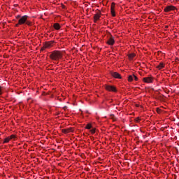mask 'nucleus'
Listing matches in <instances>:
<instances>
[{"mask_svg":"<svg viewBox=\"0 0 179 179\" xmlns=\"http://www.w3.org/2000/svg\"><path fill=\"white\" fill-rule=\"evenodd\" d=\"M134 79L136 82H138V77H136V76L134 75Z\"/></svg>","mask_w":179,"mask_h":179,"instance_id":"obj_21","label":"nucleus"},{"mask_svg":"<svg viewBox=\"0 0 179 179\" xmlns=\"http://www.w3.org/2000/svg\"><path fill=\"white\" fill-rule=\"evenodd\" d=\"M45 48H44V45H43V47H42L41 50L43 51V50H45Z\"/></svg>","mask_w":179,"mask_h":179,"instance_id":"obj_25","label":"nucleus"},{"mask_svg":"<svg viewBox=\"0 0 179 179\" xmlns=\"http://www.w3.org/2000/svg\"><path fill=\"white\" fill-rule=\"evenodd\" d=\"M110 12L113 17L115 16V3H112L110 6Z\"/></svg>","mask_w":179,"mask_h":179,"instance_id":"obj_7","label":"nucleus"},{"mask_svg":"<svg viewBox=\"0 0 179 179\" xmlns=\"http://www.w3.org/2000/svg\"><path fill=\"white\" fill-rule=\"evenodd\" d=\"M20 17H22V16H20V15H18L16 16V19L19 20V19H20Z\"/></svg>","mask_w":179,"mask_h":179,"instance_id":"obj_23","label":"nucleus"},{"mask_svg":"<svg viewBox=\"0 0 179 179\" xmlns=\"http://www.w3.org/2000/svg\"><path fill=\"white\" fill-rule=\"evenodd\" d=\"M135 55H136L135 53L129 54L128 55L129 59H130V60L134 59V58H135Z\"/></svg>","mask_w":179,"mask_h":179,"instance_id":"obj_15","label":"nucleus"},{"mask_svg":"<svg viewBox=\"0 0 179 179\" xmlns=\"http://www.w3.org/2000/svg\"><path fill=\"white\" fill-rule=\"evenodd\" d=\"M86 129H91L92 128V124L88 123L86 127H85Z\"/></svg>","mask_w":179,"mask_h":179,"instance_id":"obj_17","label":"nucleus"},{"mask_svg":"<svg viewBox=\"0 0 179 179\" xmlns=\"http://www.w3.org/2000/svg\"><path fill=\"white\" fill-rule=\"evenodd\" d=\"M22 24H20L19 22L15 24V27H17V26H21Z\"/></svg>","mask_w":179,"mask_h":179,"instance_id":"obj_24","label":"nucleus"},{"mask_svg":"<svg viewBox=\"0 0 179 179\" xmlns=\"http://www.w3.org/2000/svg\"><path fill=\"white\" fill-rule=\"evenodd\" d=\"M53 27L55 30H59V29H61V25H59V23L54 24Z\"/></svg>","mask_w":179,"mask_h":179,"instance_id":"obj_12","label":"nucleus"},{"mask_svg":"<svg viewBox=\"0 0 179 179\" xmlns=\"http://www.w3.org/2000/svg\"><path fill=\"white\" fill-rule=\"evenodd\" d=\"M106 90H108V92H117V89L113 85H106Z\"/></svg>","mask_w":179,"mask_h":179,"instance_id":"obj_9","label":"nucleus"},{"mask_svg":"<svg viewBox=\"0 0 179 179\" xmlns=\"http://www.w3.org/2000/svg\"><path fill=\"white\" fill-rule=\"evenodd\" d=\"M2 90H3L2 87L0 86V96H1L3 93Z\"/></svg>","mask_w":179,"mask_h":179,"instance_id":"obj_20","label":"nucleus"},{"mask_svg":"<svg viewBox=\"0 0 179 179\" xmlns=\"http://www.w3.org/2000/svg\"><path fill=\"white\" fill-rule=\"evenodd\" d=\"M111 76L113 78H115V79H121V75L118 73L117 72H112Z\"/></svg>","mask_w":179,"mask_h":179,"instance_id":"obj_11","label":"nucleus"},{"mask_svg":"<svg viewBox=\"0 0 179 179\" xmlns=\"http://www.w3.org/2000/svg\"><path fill=\"white\" fill-rule=\"evenodd\" d=\"M10 141V138L9 137H7L4 139L3 143H9V141Z\"/></svg>","mask_w":179,"mask_h":179,"instance_id":"obj_16","label":"nucleus"},{"mask_svg":"<svg viewBox=\"0 0 179 179\" xmlns=\"http://www.w3.org/2000/svg\"><path fill=\"white\" fill-rule=\"evenodd\" d=\"M54 45V41H48L45 43L44 48H51Z\"/></svg>","mask_w":179,"mask_h":179,"instance_id":"obj_8","label":"nucleus"},{"mask_svg":"<svg viewBox=\"0 0 179 179\" xmlns=\"http://www.w3.org/2000/svg\"><path fill=\"white\" fill-rule=\"evenodd\" d=\"M164 10L166 13L171 12V10H176V6H167L166 7H165Z\"/></svg>","mask_w":179,"mask_h":179,"instance_id":"obj_6","label":"nucleus"},{"mask_svg":"<svg viewBox=\"0 0 179 179\" xmlns=\"http://www.w3.org/2000/svg\"><path fill=\"white\" fill-rule=\"evenodd\" d=\"M90 132H91V134H92V135L94 134H96V129H95V128L92 129L90 130Z\"/></svg>","mask_w":179,"mask_h":179,"instance_id":"obj_19","label":"nucleus"},{"mask_svg":"<svg viewBox=\"0 0 179 179\" xmlns=\"http://www.w3.org/2000/svg\"><path fill=\"white\" fill-rule=\"evenodd\" d=\"M157 69H163L164 68V64L163 62L159 63L158 66H157Z\"/></svg>","mask_w":179,"mask_h":179,"instance_id":"obj_13","label":"nucleus"},{"mask_svg":"<svg viewBox=\"0 0 179 179\" xmlns=\"http://www.w3.org/2000/svg\"><path fill=\"white\" fill-rule=\"evenodd\" d=\"M155 78L152 76L144 77L143 81L144 83H153Z\"/></svg>","mask_w":179,"mask_h":179,"instance_id":"obj_4","label":"nucleus"},{"mask_svg":"<svg viewBox=\"0 0 179 179\" xmlns=\"http://www.w3.org/2000/svg\"><path fill=\"white\" fill-rule=\"evenodd\" d=\"M101 17V11L99 10L96 14L94 15V23H97Z\"/></svg>","mask_w":179,"mask_h":179,"instance_id":"obj_3","label":"nucleus"},{"mask_svg":"<svg viewBox=\"0 0 179 179\" xmlns=\"http://www.w3.org/2000/svg\"><path fill=\"white\" fill-rule=\"evenodd\" d=\"M8 138H10V141H12V139H15L16 138V136L15 134H13L8 136Z\"/></svg>","mask_w":179,"mask_h":179,"instance_id":"obj_18","label":"nucleus"},{"mask_svg":"<svg viewBox=\"0 0 179 179\" xmlns=\"http://www.w3.org/2000/svg\"><path fill=\"white\" fill-rule=\"evenodd\" d=\"M136 122H139L141 121V119L139 117H137L136 119Z\"/></svg>","mask_w":179,"mask_h":179,"instance_id":"obj_22","label":"nucleus"},{"mask_svg":"<svg viewBox=\"0 0 179 179\" xmlns=\"http://www.w3.org/2000/svg\"><path fill=\"white\" fill-rule=\"evenodd\" d=\"M157 113H159V108H157Z\"/></svg>","mask_w":179,"mask_h":179,"instance_id":"obj_26","label":"nucleus"},{"mask_svg":"<svg viewBox=\"0 0 179 179\" xmlns=\"http://www.w3.org/2000/svg\"><path fill=\"white\" fill-rule=\"evenodd\" d=\"M115 43V40H114V37L113 36L110 37L107 41V44L108 45H114Z\"/></svg>","mask_w":179,"mask_h":179,"instance_id":"obj_10","label":"nucleus"},{"mask_svg":"<svg viewBox=\"0 0 179 179\" xmlns=\"http://www.w3.org/2000/svg\"><path fill=\"white\" fill-rule=\"evenodd\" d=\"M29 16L27 15H24L22 16L19 20H18V24H27V26H31V22L28 20Z\"/></svg>","mask_w":179,"mask_h":179,"instance_id":"obj_2","label":"nucleus"},{"mask_svg":"<svg viewBox=\"0 0 179 179\" xmlns=\"http://www.w3.org/2000/svg\"><path fill=\"white\" fill-rule=\"evenodd\" d=\"M63 54L62 52L59 50H54L51 52L50 55V59H52V61H59L61 58H62Z\"/></svg>","mask_w":179,"mask_h":179,"instance_id":"obj_1","label":"nucleus"},{"mask_svg":"<svg viewBox=\"0 0 179 179\" xmlns=\"http://www.w3.org/2000/svg\"><path fill=\"white\" fill-rule=\"evenodd\" d=\"M134 75H131V76H128V82H133L134 81Z\"/></svg>","mask_w":179,"mask_h":179,"instance_id":"obj_14","label":"nucleus"},{"mask_svg":"<svg viewBox=\"0 0 179 179\" xmlns=\"http://www.w3.org/2000/svg\"><path fill=\"white\" fill-rule=\"evenodd\" d=\"M62 134H71L75 132V129L73 127H69L66 129H62Z\"/></svg>","mask_w":179,"mask_h":179,"instance_id":"obj_5","label":"nucleus"}]
</instances>
